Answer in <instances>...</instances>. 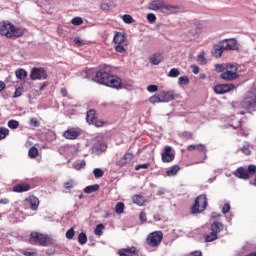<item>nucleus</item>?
<instances>
[{
  "mask_svg": "<svg viewBox=\"0 0 256 256\" xmlns=\"http://www.w3.org/2000/svg\"><path fill=\"white\" fill-rule=\"evenodd\" d=\"M94 81L99 85H105L112 89H121L123 87L121 78L111 75V67L107 65L100 66L99 71L94 76Z\"/></svg>",
  "mask_w": 256,
  "mask_h": 256,
  "instance_id": "1",
  "label": "nucleus"
},
{
  "mask_svg": "<svg viewBox=\"0 0 256 256\" xmlns=\"http://www.w3.org/2000/svg\"><path fill=\"white\" fill-rule=\"evenodd\" d=\"M0 35H3V37H6L7 39H17L18 37H23V35H25V29L16 27L9 21H1Z\"/></svg>",
  "mask_w": 256,
  "mask_h": 256,
  "instance_id": "2",
  "label": "nucleus"
},
{
  "mask_svg": "<svg viewBox=\"0 0 256 256\" xmlns=\"http://www.w3.org/2000/svg\"><path fill=\"white\" fill-rule=\"evenodd\" d=\"M148 9L150 11H161L164 15H171L175 11V6L165 3L163 0H153L149 3Z\"/></svg>",
  "mask_w": 256,
  "mask_h": 256,
  "instance_id": "3",
  "label": "nucleus"
},
{
  "mask_svg": "<svg viewBox=\"0 0 256 256\" xmlns=\"http://www.w3.org/2000/svg\"><path fill=\"white\" fill-rule=\"evenodd\" d=\"M30 243L31 245H41V247H47V245H51L53 242L51 237L47 234H41L39 232H32L30 234Z\"/></svg>",
  "mask_w": 256,
  "mask_h": 256,
  "instance_id": "4",
  "label": "nucleus"
},
{
  "mask_svg": "<svg viewBox=\"0 0 256 256\" xmlns=\"http://www.w3.org/2000/svg\"><path fill=\"white\" fill-rule=\"evenodd\" d=\"M237 65L233 63L226 64V69L220 75L221 79L224 81H235V79H239V72Z\"/></svg>",
  "mask_w": 256,
  "mask_h": 256,
  "instance_id": "5",
  "label": "nucleus"
},
{
  "mask_svg": "<svg viewBox=\"0 0 256 256\" xmlns=\"http://www.w3.org/2000/svg\"><path fill=\"white\" fill-rule=\"evenodd\" d=\"M242 109H247V111H252L256 107V89L250 90L243 101L240 103Z\"/></svg>",
  "mask_w": 256,
  "mask_h": 256,
  "instance_id": "6",
  "label": "nucleus"
},
{
  "mask_svg": "<svg viewBox=\"0 0 256 256\" xmlns=\"http://www.w3.org/2000/svg\"><path fill=\"white\" fill-rule=\"evenodd\" d=\"M256 173V166L254 164H250L248 166V169H245L243 167H238L236 171L234 172L235 177H238V179H249L252 177V175H255Z\"/></svg>",
  "mask_w": 256,
  "mask_h": 256,
  "instance_id": "7",
  "label": "nucleus"
},
{
  "mask_svg": "<svg viewBox=\"0 0 256 256\" xmlns=\"http://www.w3.org/2000/svg\"><path fill=\"white\" fill-rule=\"evenodd\" d=\"M207 205V195L203 194L198 196L192 206V213H203V211L207 209Z\"/></svg>",
  "mask_w": 256,
  "mask_h": 256,
  "instance_id": "8",
  "label": "nucleus"
},
{
  "mask_svg": "<svg viewBox=\"0 0 256 256\" xmlns=\"http://www.w3.org/2000/svg\"><path fill=\"white\" fill-rule=\"evenodd\" d=\"M163 241V232L154 231L147 236L146 243L149 247H159Z\"/></svg>",
  "mask_w": 256,
  "mask_h": 256,
  "instance_id": "9",
  "label": "nucleus"
},
{
  "mask_svg": "<svg viewBox=\"0 0 256 256\" xmlns=\"http://www.w3.org/2000/svg\"><path fill=\"white\" fill-rule=\"evenodd\" d=\"M162 163H171L175 160V151L171 146H165L161 153Z\"/></svg>",
  "mask_w": 256,
  "mask_h": 256,
  "instance_id": "10",
  "label": "nucleus"
},
{
  "mask_svg": "<svg viewBox=\"0 0 256 256\" xmlns=\"http://www.w3.org/2000/svg\"><path fill=\"white\" fill-rule=\"evenodd\" d=\"M235 89L234 84H218L214 87V92L216 95H225Z\"/></svg>",
  "mask_w": 256,
  "mask_h": 256,
  "instance_id": "11",
  "label": "nucleus"
},
{
  "mask_svg": "<svg viewBox=\"0 0 256 256\" xmlns=\"http://www.w3.org/2000/svg\"><path fill=\"white\" fill-rule=\"evenodd\" d=\"M39 198L31 195L28 198H25L24 205L30 207L32 211H37L39 209Z\"/></svg>",
  "mask_w": 256,
  "mask_h": 256,
  "instance_id": "12",
  "label": "nucleus"
},
{
  "mask_svg": "<svg viewBox=\"0 0 256 256\" xmlns=\"http://www.w3.org/2000/svg\"><path fill=\"white\" fill-rule=\"evenodd\" d=\"M30 77L33 81L47 79V73L43 68H33Z\"/></svg>",
  "mask_w": 256,
  "mask_h": 256,
  "instance_id": "13",
  "label": "nucleus"
},
{
  "mask_svg": "<svg viewBox=\"0 0 256 256\" xmlns=\"http://www.w3.org/2000/svg\"><path fill=\"white\" fill-rule=\"evenodd\" d=\"M160 98L162 103H169L170 101H175V99H177V95L173 90L162 91L160 92Z\"/></svg>",
  "mask_w": 256,
  "mask_h": 256,
  "instance_id": "14",
  "label": "nucleus"
},
{
  "mask_svg": "<svg viewBox=\"0 0 256 256\" xmlns=\"http://www.w3.org/2000/svg\"><path fill=\"white\" fill-rule=\"evenodd\" d=\"M201 33H203V24L197 23L194 25V28L189 31V36L193 39H199Z\"/></svg>",
  "mask_w": 256,
  "mask_h": 256,
  "instance_id": "15",
  "label": "nucleus"
},
{
  "mask_svg": "<svg viewBox=\"0 0 256 256\" xmlns=\"http://www.w3.org/2000/svg\"><path fill=\"white\" fill-rule=\"evenodd\" d=\"M199 151L200 153H204L205 159H207V146L204 144H191L187 146V151Z\"/></svg>",
  "mask_w": 256,
  "mask_h": 256,
  "instance_id": "16",
  "label": "nucleus"
},
{
  "mask_svg": "<svg viewBox=\"0 0 256 256\" xmlns=\"http://www.w3.org/2000/svg\"><path fill=\"white\" fill-rule=\"evenodd\" d=\"M119 256H134L137 255V248L135 246L129 248H122L118 250Z\"/></svg>",
  "mask_w": 256,
  "mask_h": 256,
  "instance_id": "17",
  "label": "nucleus"
},
{
  "mask_svg": "<svg viewBox=\"0 0 256 256\" xmlns=\"http://www.w3.org/2000/svg\"><path fill=\"white\" fill-rule=\"evenodd\" d=\"M79 135H81V132L77 131L74 128H70V129L64 131V133H63V137L65 139H70V140L77 139V137H79Z\"/></svg>",
  "mask_w": 256,
  "mask_h": 256,
  "instance_id": "18",
  "label": "nucleus"
},
{
  "mask_svg": "<svg viewBox=\"0 0 256 256\" xmlns=\"http://www.w3.org/2000/svg\"><path fill=\"white\" fill-rule=\"evenodd\" d=\"M133 160V153H126L122 158H120L117 162L116 165L117 167H125L127 163H130V161Z\"/></svg>",
  "mask_w": 256,
  "mask_h": 256,
  "instance_id": "19",
  "label": "nucleus"
},
{
  "mask_svg": "<svg viewBox=\"0 0 256 256\" xmlns=\"http://www.w3.org/2000/svg\"><path fill=\"white\" fill-rule=\"evenodd\" d=\"M117 4L113 0L104 1L100 4V9L102 11H111V9H115Z\"/></svg>",
  "mask_w": 256,
  "mask_h": 256,
  "instance_id": "20",
  "label": "nucleus"
},
{
  "mask_svg": "<svg viewBox=\"0 0 256 256\" xmlns=\"http://www.w3.org/2000/svg\"><path fill=\"white\" fill-rule=\"evenodd\" d=\"M29 189H31V185L28 183H21L13 187L14 193H25V191H29Z\"/></svg>",
  "mask_w": 256,
  "mask_h": 256,
  "instance_id": "21",
  "label": "nucleus"
},
{
  "mask_svg": "<svg viewBox=\"0 0 256 256\" xmlns=\"http://www.w3.org/2000/svg\"><path fill=\"white\" fill-rule=\"evenodd\" d=\"M113 41H114V45H125V44H127V42L125 41V34H123L121 32H117L114 35Z\"/></svg>",
  "mask_w": 256,
  "mask_h": 256,
  "instance_id": "22",
  "label": "nucleus"
},
{
  "mask_svg": "<svg viewBox=\"0 0 256 256\" xmlns=\"http://www.w3.org/2000/svg\"><path fill=\"white\" fill-rule=\"evenodd\" d=\"M97 119V112L95 110H89L86 113V121L89 125H93Z\"/></svg>",
  "mask_w": 256,
  "mask_h": 256,
  "instance_id": "23",
  "label": "nucleus"
},
{
  "mask_svg": "<svg viewBox=\"0 0 256 256\" xmlns=\"http://www.w3.org/2000/svg\"><path fill=\"white\" fill-rule=\"evenodd\" d=\"M163 62V54L155 53L150 57L151 65H159V63Z\"/></svg>",
  "mask_w": 256,
  "mask_h": 256,
  "instance_id": "24",
  "label": "nucleus"
},
{
  "mask_svg": "<svg viewBox=\"0 0 256 256\" xmlns=\"http://www.w3.org/2000/svg\"><path fill=\"white\" fill-rule=\"evenodd\" d=\"M132 203L138 205V207H143V205H145V197H143L142 195H133Z\"/></svg>",
  "mask_w": 256,
  "mask_h": 256,
  "instance_id": "25",
  "label": "nucleus"
},
{
  "mask_svg": "<svg viewBox=\"0 0 256 256\" xmlns=\"http://www.w3.org/2000/svg\"><path fill=\"white\" fill-rule=\"evenodd\" d=\"M211 231L218 235V233H221V231H223V224L220 222H214L211 225Z\"/></svg>",
  "mask_w": 256,
  "mask_h": 256,
  "instance_id": "26",
  "label": "nucleus"
},
{
  "mask_svg": "<svg viewBox=\"0 0 256 256\" xmlns=\"http://www.w3.org/2000/svg\"><path fill=\"white\" fill-rule=\"evenodd\" d=\"M179 169H181L179 165H174L167 170L166 174L168 177H175L179 173Z\"/></svg>",
  "mask_w": 256,
  "mask_h": 256,
  "instance_id": "27",
  "label": "nucleus"
},
{
  "mask_svg": "<svg viewBox=\"0 0 256 256\" xmlns=\"http://www.w3.org/2000/svg\"><path fill=\"white\" fill-rule=\"evenodd\" d=\"M237 49H239V44L237 43V40L229 39L228 40V51H237Z\"/></svg>",
  "mask_w": 256,
  "mask_h": 256,
  "instance_id": "28",
  "label": "nucleus"
},
{
  "mask_svg": "<svg viewBox=\"0 0 256 256\" xmlns=\"http://www.w3.org/2000/svg\"><path fill=\"white\" fill-rule=\"evenodd\" d=\"M95 191H99V184H94V185H90V186H86L84 188V193H95Z\"/></svg>",
  "mask_w": 256,
  "mask_h": 256,
  "instance_id": "29",
  "label": "nucleus"
},
{
  "mask_svg": "<svg viewBox=\"0 0 256 256\" xmlns=\"http://www.w3.org/2000/svg\"><path fill=\"white\" fill-rule=\"evenodd\" d=\"M212 55H214L216 57V59H219V57H221L223 55V50L219 44L214 46Z\"/></svg>",
  "mask_w": 256,
  "mask_h": 256,
  "instance_id": "30",
  "label": "nucleus"
},
{
  "mask_svg": "<svg viewBox=\"0 0 256 256\" xmlns=\"http://www.w3.org/2000/svg\"><path fill=\"white\" fill-rule=\"evenodd\" d=\"M178 85L180 87H185V85H189V76H180L178 78Z\"/></svg>",
  "mask_w": 256,
  "mask_h": 256,
  "instance_id": "31",
  "label": "nucleus"
},
{
  "mask_svg": "<svg viewBox=\"0 0 256 256\" xmlns=\"http://www.w3.org/2000/svg\"><path fill=\"white\" fill-rule=\"evenodd\" d=\"M149 102L152 103V105H155L157 103H163L161 100V94H155L149 98Z\"/></svg>",
  "mask_w": 256,
  "mask_h": 256,
  "instance_id": "32",
  "label": "nucleus"
},
{
  "mask_svg": "<svg viewBox=\"0 0 256 256\" xmlns=\"http://www.w3.org/2000/svg\"><path fill=\"white\" fill-rule=\"evenodd\" d=\"M197 61L199 65H207V58H205V51L200 52L197 56Z\"/></svg>",
  "mask_w": 256,
  "mask_h": 256,
  "instance_id": "33",
  "label": "nucleus"
},
{
  "mask_svg": "<svg viewBox=\"0 0 256 256\" xmlns=\"http://www.w3.org/2000/svg\"><path fill=\"white\" fill-rule=\"evenodd\" d=\"M104 230H105V225L98 224L94 229V235H97V237H101V235H103Z\"/></svg>",
  "mask_w": 256,
  "mask_h": 256,
  "instance_id": "34",
  "label": "nucleus"
},
{
  "mask_svg": "<svg viewBox=\"0 0 256 256\" xmlns=\"http://www.w3.org/2000/svg\"><path fill=\"white\" fill-rule=\"evenodd\" d=\"M15 75H16L17 79L23 80V79H26V77H27V71H25L23 69H18V70H16Z\"/></svg>",
  "mask_w": 256,
  "mask_h": 256,
  "instance_id": "35",
  "label": "nucleus"
},
{
  "mask_svg": "<svg viewBox=\"0 0 256 256\" xmlns=\"http://www.w3.org/2000/svg\"><path fill=\"white\" fill-rule=\"evenodd\" d=\"M30 159H35L39 155V150L35 147H31L28 151Z\"/></svg>",
  "mask_w": 256,
  "mask_h": 256,
  "instance_id": "36",
  "label": "nucleus"
},
{
  "mask_svg": "<svg viewBox=\"0 0 256 256\" xmlns=\"http://www.w3.org/2000/svg\"><path fill=\"white\" fill-rule=\"evenodd\" d=\"M93 175H94L95 179H101V177H103V175H105V171H103L101 168H95L93 170Z\"/></svg>",
  "mask_w": 256,
  "mask_h": 256,
  "instance_id": "37",
  "label": "nucleus"
},
{
  "mask_svg": "<svg viewBox=\"0 0 256 256\" xmlns=\"http://www.w3.org/2000/svg\"><path fill=\"white\" fill-rule=\"evenodd\" d=\"M9 135V130L5 127L0 126V141H3V139H6Z\"/></svg>",
  "mask_w": 256,
  "mask_h": 256,
  "instance_id": "38",
  "label": "nucleus"
},
{
  "mask_svg": "<svg viewBox=\"0 0 256 256\" xmlns=\"http://www.w3.org/2000/svg\"><path fill=\"white\" fill-rule=\"evenodd\" d=\"M217 240V233L211 232L210 234L206 235L205 241L206 243H211V241Z\"/></svg>",
  "mask_w": 256,
  "mask_h": 256,
  "instance_id": "39",
  "label": "nucleus"
},
{
  "mask_svg": "<svg viewBox=\"0 0 256 256\" xmlns=\"http://www.w3.org/2000/svg\"><path fill=\"white\" fill-rule=\"evenodd\" d=\"M179 75H181V73L177 68H172L168 73V77H171V78H177L179 77Z\"/></svg>",
  "mask_w": 256,
  "mask_h": 256,
  "instance_id": "40",
  "label": "nucleus"
},
{
  "mask_svg": "<svg viewBox=\"0 0 256 256\" xmlns=\"http://www.w3.org/2000/svg\"><path fill=\"white\" fill-rule=\"evenodd\" d=\"M78 243L80 244V245H85V243H87V234H85V233H80L79 235H78Z\"/></svg>",
  "mask_w": 256,
  "mask_h": 256,
  "instance_id": "41",
  "label": "nucleus"
},
{
  "mask_svg": "<svg viewBox=\"0 0 256 256\" xmlns=\"http://www.w3.org/2000/svg\"><path fill=\"white\" fill-rule=\"evenodd\" d=\"M7 126L9 127V129H18L19 127V121L17 120H9L7 123Z\"/></svg>",
  "mask_w": 256,
  "mask_h": 256,
  "instance_id": "42",
  "label": "nucleus"
},
{
  "mask_svg": "<svg viewBox=\"0 0 256 256\" xmlns=\"http://www.w3.org/2000/svg\"><path fill=\"white\" fill-rule=\"evenodd\" d=\"M115 211H116V213H118V215H121V213H123V211H125V204H123V202L117 203Z\"/></svg>",
  "mask_w": 256,
  "mask_h": 256,
  "instance_id": "43",
  "label": "nucleus"
},
{
  "mask_svg": "<svg viewBox=\"0 0 256 256\" xmlns=\"http://www.w3.org/2000/svg\"><path fill=\"white\" fill-rule=\"evenodd\" d=\"M115 45V50L117 51V53H125V51H127V49H125L126 44H114Z\"/></svg>",
  "mask_w": 256,
  "mask_h": 256,
  "instance_id": "44",
  "label": "nucleus"
},
{
  "mask_svg": "<svg viewBox=\"0 0 256 256\" xmlns=\"http://www.w3.org/2000/svg\"><path fill=\"white\" fill-rule=\"evenodd\" d=\"M220 48H222L223 51H229V43L228 40H222L218 43Z\"/></svg>",
  "mask_w": 256,
  "mask_h": 256,
  "instance_id": "45",
  "label": "nucleus"
},
{
  "mask_svg": "<svg viewBox=\"0 0 256 256\" xmlns=\"http://www.w3.org/2000/svg\"><path fill=\"white\" fill-rule=\"evenodd\" d=\"M75 237V228L71 227L68 231H66V239H73Z\"/></svg>",
  "mask_w": 256,
  "mask_h": 256,
  "instance_id": "46",
  "label": "nucleus"
},
{
  "mask_svg": "<svg viewBox=\"0 0 256 256\" xmlns=\"http://www.w3.org/2000/svg\"><path fill=\"white\" fill-rule=\"evenodd\" d=\"M29 125L30 127H39V125H41V122H39V119L37 118H30Z\"/></svg>",
  "mask_w": 256,
  "mask_h": 256,
  "instance_id": "47",
  "label": "nucleus"
},
{
  "mask_svg": "<svg viewBox=\"0 0 256 256\" xmlns=\"http://www.w3.org/2000/svg\"><path fill=\"white\" fill-rule=\"evenodd\" d=\"M71 23H72V25H76V26L83 25V18L74 17V18H72Z\"/></svg>",
  "mask_w": 256,
  "mask_h": 256,
  "instance_id": "48",
  "label": "nucleus"
},
{
  "mask_svg": "<svg viewBox=\"0 0 256 256\" xmlns=\"http://www.w3.org/2000/svg\"><path fill=\"white\" fill-rule=\"evenodd\" d=\"M74 169H76V171H81V169H85V160H82L74 164Z\"/></svg>",
  "mask_w": 256,
  "mask_h": 256,
  "instance_id": "49",
  "label": "nucleus"
},
{
  "mask_svg": "<svg viewBox=\"0 0 256 256\" xmlns=\"http://www.w3.org/2000/svg\"><path fill=\"white\" fill-rule=\"evenodd\" d=\"M122 21H124V23L131 24L133 23V16L125 14L122 16Z\"/></svg>",
  "mask_w": 256,
  "mask_h": 256,
  "instance_id": "50",
  "label": "nucleus"
},
{
  "mask_svg": "<svg viewBox=\"0 0 256 256\" xmlns=\"http://www.w3.org/2000/svg\"><path fill=\"white\" fill-rule=\"evenodd\" d=\"M147 91L149 93H157L159 91V87L157 85L151 84L147 87Z\"/></svg>",
  "mask_w": 256,
  "mask_h": 256,
  "instance_id": "51",
  "label": "nucleus"
},
{
  "mask_svg": "<svg viewBox=\"0 0 256 256\" xmlns=\"http://www.w3.org/2000/svg\"><path fill=\"white\" fill-rule=\"evenodd\" d=\"M226 66H223V64H216L215 70L218 71V73H225Z\"/></svg>",
  "mask_w": 256,
  "mask_h": 256,
  "instance_id": "52",
  "label": "nucleus"
},
{
  "mask_svg": "<svg viewBox=\"0 0 256 256\" xmlns=\"http://www.w3.org/2000/svg\"><path fill=\"white\" fill-rule=\"evenodd\" d=\"M147 20L150 23H155V21H157V16H155V14H153V13H149V14H147Z\"/></svg>",
  "mask_w": 256,
  "mask_h": 256,
  "instance_id": "53",
  "label": "nucleus"
},
{
  "mask_svg": "<svg viewBox=\"0 0 256 256\" xmlns=\"http://www.w3.org/2000/svg\"><path fill=\"white\" fill-rule=\"evenodd\" d=\"M180 137H182V139H191L193 137V133L182 132V133H180Z\"/></svg>",
  "mask_w": 256,
  "mask_h": 256,
  "instance_id": "54",
  "label": "nucleus"
},
{
  "mask_svg": "<svg viewBox=\"0 0 256 256\" xmlns=\"http://www.w3.org/2000/svg\"><path fill=\"white\" fill-rule=\"evenodd\" d=\"M149 166V163L139 164L135 166V171H139V169H149Z\"/></svg>",
  "mask_w": 256,
  "mask_h": 256,
  "instance_id": "55",
  "label": "nucleus"
},
{
  "mask_svg": "<svg viewBox=\"0 0 256 256\" xmlns=\"http://www.w3.org/2000/svg\"><path fill=\"white\" fill-rule=\"evenodd\" d=\"M229 211H231V205H229V203L224 204V206L222 208V213L224 215H227V213H229Z\"/></svg>",
  "mask_w": 256,
  "mask_h": 256,
  "instance_id": "56",
  "label": "nucleus"
},
{
  "mask_svg": "<svg viewBox=\"0 0 256 256\" xmlns=\"http://www.w3.org/2000/svg\"><path fill=\"white\" fill-rule=\"evenodd\" d=\"M64 187L65 189H73V187H75V182H73V180L65 182Z\"/></svg>",
  "mask_w": 256,
  "mask_h": 256,
  "instance_id": "57",
  "label": "nucleus"
},
{
  "mask_svg": "<svg viewBox=\"0 0 256 256\" xmlns=\"http://www.w3.org/2000/svg\"><path fill=\"white\" fill-rule=\"evenodd\" d=\"M23 95V88H16L14 92V99H17V97H21Z\"/></svg>",
  "mask_w": 256,
  "mask_h": 256,
  "instance_id": "58",
  "label": "nucleus"
},
{
  "mask_svg": "<svg viewBox=\"0 0 256 256\" xmlns=\"http://www.w3.org/2000/svg\"><path fill=\"white\" fill-rule=\"evenodd\" d=\"M74 43L77 47H83V45H85V42H83L79 37L74 38Z\"/></svg>",
  "mask_w": 256,
  "mask_h": 256,
  "instance_id": "59",
  "label": "nucleus"
},
{
  "mask_svg": "<svg viewBox=\"0 0 256 256\" xmlns=\"http://www.w3.org/2000/svg\"><path fill=\"white\" fill-rule=\"evenodd\" d=\"M139 219L141 223H147V214L145 212H141L139 215Z\"/></svg>",
  "mask_w": 256,
  "mask_h": 256,
  "instance_id": "60",
  "label": "nucleus"
},
{
  "mask_svg": "<svg viewBox=\"0 0 256 256\" xmlns=\"http://www.w3.org/2000/svg\"><path fill=\"white\" fill-rule=\"evenodd\" d=\"M241 151L244 153V155H251V150L249 149V146L244 145L241 149Z\"/></svg>",
  "mask_w": 256,
  "mask_h": 256,
  "instance_id": "61",
  "label": "nucleus"
},
{
  "mask_svg": "<svg viewBox=\"0 0 256 256\" xmlns=\"http://www.w3.org/2000/svg\"><path fill=\"white\" fill-rule=\"evenodd\" d=\"M93 125H95V127H103V125H105V121L103 120H94Z\"/></svg>",
  "mask_w": 256,
  "mask_h": 256,
  "instance_id": "62",
  "label": "nucleus"
},
{
  "mask_svg": "<svg viewBox=\"0 0 256 256\" xmlns=\"http://www.w3.org/2000/svg\"><path fill=\"white\" fill-rule=\"evenodd\" d=\"M98 151H101L102 153H105V151H107V144H105V143L99 144Z\"/></svg>",
  "mask_w": 256,
  "mask_h": 256,
  "instance_id": "63",
  "label": "nucleus"
},
{
  "mask_svg": "<svg viewBox=\"0 0 256 256\" xmlns=\"http://www.w3.org/2000/svg\"><path fill=\"white\" fill-rule=\"evenodd\" d=\"M189 256H203V252L196 250L189 254Z\"/></svg>",
  "mask_w": 256,
  "mask_h": 256,
  "instance_id": "64",
  "label": "nucleus"
}]
</instances>
